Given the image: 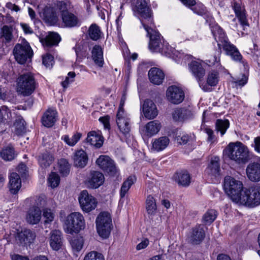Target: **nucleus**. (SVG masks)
<instances>
[{"instance_id": "obj_1", "label": "nucleus", "mask_w": 260, "mask_h": 260, "mask_svg": "<svg viewBox=\"0 0 260 260\" xmlns=\"http://www.w3.org/2000/svg\"><path fill=\"white\" fill-rule=\"evenodd\" d=\"M143 26L147 31L149 38V48L151 52H160L164 55L172 58L177 63H186V60L190 59L192 56L185 54L183 52L176 50L165 41L160 34L156 30L152 29L149 24L144 23Z\"/></svg>"}, {"instance_id": "obj_2", "label": "nucleus", "mask_w": 260, "mask_h": 260, "mask_svg": "<svg viewBox=\"0 0 260 260\" xmlns=\"http://www.w3.org/2000/svg\"><path fill=\"white\" fill-rule=\"evenodd\" d=\"M211 31L219 47L218 51L221 52L222 47L225 54L230 56L233 61L242 64L245 69L248 68L247 62L243 59L237 47L229 41L223 29L218 24H214L211 26Z\"/></svg>"}, {"instance_id": "obj_3", "label": "nucleus", "mask_w": 260, "mask_h": 260, "mask_svg": "<svg viewBox=\"0 0 260 260\" xmlns=\"http://www.w3.org/2000/svg\"><path fill=\"white\" fill-rule=\"evenodd\" d=\"M226 154L230 159L238 164H245L250 159L247 147L239 142L230 143L226 149Z\"/></svg>"}, {"instance_id": "obj_4", "label": "nucleus", "mask_w": 260, "mask_h": 260, "mask_svg": "<svg viewBox=\"0 0 260 260\" xmlns=\"http://www.w3.org/2000/svg\"><path fill=\"white\" fill-rule=\"evenodd\" d=\"M132 5L134 15L139 18L142 25L143 22L150 25L153 24L152 11L146 0H132Z\"/></svg>"}, {"instance_id": "obj_5", "label": "nucleus", "mask_w": 260, "mask_h": 260, "mask_svg": "<svg viewBox=\"0 0 260 260\" xmlns=\"http://www.w3.org/2000/svg\"><path fill=\"white\" fill-rule=\"evenodd\" d=\"M237 203L249 207L258 206L260 204V185L245 188Z\"/></svg>"}, {"instance_id": "obj_6", "label": "nucleus", "mask_w": 260, "mask_h": 260, "mask_svg": "<svg viewBox=\"0 0 260 260\" xmlns=\"http://www.w3.org/2000/svg\"><path fill=\"white\" fill-rule=\"evenodd\" d=\"M37 85L34 76L30 73L21 75L17 79V91L24 96L30 95L35 91Z\"/></svg>"}, {"instance_id": "obj_7", "label": "nucleus", "mask_w": 260, "mask_h": 260, "mask_svg": "<svg viewBox=\"0 0 260 260\" xmlns=\"http://www.w3.org/2000/svg\"><path fill=\"white\" fill-rule=\"evenodd\" d=\"M223 188L231 199L237 203L245 188L242 181L231 176H226L224 179Z\"/></svg>"}, {"instance_id": "obj_8", "label": "nucleus", "mask_w": 260, "mask_h": 260, "mask_svg": "<svg viewBox=\"0 0 260 260\" xmlns=\"http://www.w3.org/2000/svg\"><path fill=\"white\" fill-rule=\"evenodd\" d=\"M85 228V221L83 215L79 212H73L66 217L64 230L67 233H78Z\"/></svg>"}, {"instance_id": "obj_9", "label": "nucleus", "mask_w": 260, "mask_h": 260, "mask_svg": "<svg viewBox=\"0 0 260 260\" xmlns=\"http://www.w3.org/2000/svg\"><path fill=\"white\" fill-rule=\"evenodd\" d=\"M126 100V93H123L116 114V123L120 132L123 135L128 134L131 129L130 118L124 111L123 107Z\"/></svg>"}, {"instance_id": "obj_10", "label": "nucleus", "mask_w": 260, "mask_h": 260, "mask_svg": "<svg viewBox=\"0 0 260 260\" xmlns=\"http://www.w3.org/2000/svg\"><path fill=\"white\" fill-rule=\"evenodd\" d=\"M185 6L190 9L193 13L202 16L209 23L210 28L211 26L217 24L214 23V18L207 8L201 2H197L196 0H180Z\"/></svg>"}, {"instance_id": "obj_11", "label": "nucleus", "mask_w": 260, "mask_h": 260, "mask_svg": "<svg viewBox=\"0 0 260 260\" xmlns=\"http://www.w3.org/2000/svg\"><path fill=\"white\" fill-rule=\"evenodd\" d=\"M95 223L99 236L103 239L107 238L112 228L111 215L106 212H101L96 217Z\"/></svg>"}, {"instance_id": "obj_12", "label": "nucleus", "mask_w": 260, "mask_h": 260, "mask_svg": "<svg viewBox=\"0 0 260 260\" xmlns=\"http://www.w3.org/2000/svg\"><path fill=\"white\" fill-rule=\"evenodd\" d=\"M16 241L22 246L30 245L36 238V234L31 230L20 226L14 231Z\"/></svg>"}, {"instance_id": "obj_13", "label": "nucleus", "mask_w": 260, "mask_h": 260, "mask_svg": "<svg viewBox=\"0 0 260 260\" xmlns=\"http://www.w3.org/2000/svg\"><path fill=\"white\" fill-rule=\"evenodd\" d=\"M13 54L19 63L24 64L28 58L31 57L32 51L28 44L24 45L17 44L14 48Z\"/></svg>"}, {"instance_id": "obj_14", "label": "nucleus", "mask_w": 260, "mask_h": 260, "mask_svg": "<svg viewBox=\"0 0 260 260\" xmlns=\"http://www.w3.org/2000/svg\"><path fill=\"white\" fill-rule=\"evenodd\" d=\"M205 238V230L202 224H197L191 228L187 235V240L192 245L201 244Z\"/></svg>"}, {"instance_id": "obj_15", "label": "nucleus", "mask_w": 260, "mask_h": 260, "mask_svg": "<svg viewBox=\"0 0 260 260\" xmlns=\"http://www.w3.org/2000/svg\"><path fill=\"white\" fill-rule=\"evenodd\" d=\"M96 164L104 172L110 175H115L118 172L114 161L108 155H100L96 159Z\"/></svg>"}, {"instance_id": "obj_16", "label": "nucleus", "mask_w": 260, "mask_h": 260, "mask_svg": "<svg viewBox=\"0 0 260 260\" xmlns=\"http://www.w3.org/2000/svg\"><path fill=\"white\" fill-rule=\"evenodd\" d=\"M78 199L82 209L85 212H89L96 207V199L89 194L86 190H83L80 192Z\"/></svg>"}, {"instance_id": "obj_17", "label": "nucleus", "mask_w": 260, "mask_h": 260, "mask_svg": "<svg viewBox=\"0 0 260 260\" xmlns=\"http://www.w3.org/2000/svg\"><path fill=\"white\" fill-rule=\"evenodd\" d=\"M166 96L168 100L171 103L179 104L184 99V92L181 88L172 85L168 88Z\"/></svg>"}, {"instance_id": "obj_18", "label": "nucleus", "mask_w": 260, "mask_h": 260, "mask_svg": "<svg viewBox=\"0 0 260 260\" xmlns=\"http://www.w3.org/2000/svg\"><path fill=\"white\" fill-rule=\"evenodd\" d=\"M232 7L234 11L235 15L240 23V26L243 30H245L249 24L246 16V11L241 2L235 1L232 3Z\"/></svg>"}, {"instance_id": "obj_19", "label": "nucleus", "mask_w": 260, "mask_h": 260, "mask_svg": "<svg viewBox=\"0 0 260 260\" xmlns=\"http://www.w3.org/2000/svg\"><path fill=\"white\" fill-rule=\"evenodd\" d=\"M44 21L50 25H56L58 21V16L55 8L46 6L40 13Z\"/></svg>"}, {"instance_id": "obj_20", "label": "nucleus", "mask_w": 260, "mask_h": 260, "mask_svg": "<svg viewBox=\"0 0 260 260\" xmlns=\"http://www.w3.org/2000/svg\"><path fill=\"white\" fill-rule=\"evenodd\" d=\"M219 80V73L218 72L212 70L210 72L207 77V83L201 79L199 82L200 87L205 91H208L210 90L209 86H216Z\"/></svg>"}, {"instance_id": "obj_21", "label": "nucleus", "mask_w": 260, "mask_h": 260, "mask_svg": "<svg viewBox=\"0 0 260 260\" xmlns=\"http://www.w3.org/2000/svg\"><path fill=\"white\" fill-rule=\"evenodd\" d=\"M42 218V211L40 208L36 205H34L28 209L26 213L25 220L30 224L38 223Z\"/></svg>"}, {"instance_id": "obj_22", "label": "nucleus", "mask_w": 260, "mask_h": 260, "mask_svg": "<svg viewBox=\"0 0 260 260\" xmlns=\"http://www.w3.org/2000/svg\"><path fill=\"white\" fill-rule=\"evenodd\" d=\"M57 118V112L54 108H49L43 114L41 118L42 124L47 127H52Z\"/></svg>"}, {"instance_id": "obj_23", "label": "nucleus", "mask_w": 260, "mask_h": 260, "mask_svg": "<svg viewBox=\"0 0 260 260\" xmlns=\"http://www.w3.org/2000/svg\"><path fill=\"white\" fill-rule=\"evenodd\" d=\"M175 121H183L191 118L193 113L190 108H180L175 109L172 114Z\"/></svg>"}, {"instance_id": "obj_24", "label": "nucleus", "mask_w": 260, "mask_h": 260, "mask_svg": "<svg viewBox=\"0 0 260 260\" xmlns=\"http://www.w3.org/2000/svg\"><path fill=\"white\" fill-rule=\"evenodd\" d=\"M144 116L148 119H154L158 114L156 105L149 99L146 100L142 107Z\"/></svg>"}, {"instance_id": "obj_25", "label": "nucleus", "mask_w": 260, "mask_h": 260, "mask_svg": "<svg viewBox=\"0 0 260 260\" xmlns=\"http://www.w3.org/2000/svg\"><path fill=\"white\" fill-rule=\"evenodd\" d=\"M246 174L248 179L253 182L260 181V164L253 162L249 164L246 168Z\"/></svg>"}, {"instance_id": "obj_26", "label": "nucleus", "mask_w": 260, "mask_h": 260, "mask_svg": "<svg viewBox=\"0 0 260 260\" xmlns=\"http://www.w3.org/2000/svg\"><path fill=\"white\" fill-rule=\"evenodd\" d=\"M170 139L167 136H161L152 140L151 150L152 151L159 152L164 150L169 145Z\"/></svg>"}, {"instance_id": "obj_27", "label": "nucleus", "mask_w": 260, "mask_h": 260, "mask_svg": "<svg viewBox=\"0 0 260 260\" xmlns=\"http://www.w3.org/2000/svg\"><path fill=\"white\" fill-rule=\"evenodd\" d=\"M87 142L97 148L101 147L104 143V138L100 131L90 132L86 138Z\"/></svg>"}, {"instance_id": "obj_28", "label": "nucleus", "mask_w": 260, "mask_h": 260, "mask_svg": "<svg viewBox=\"0 0 260 260\" xmlns=\"http://www.w3.org/2000/svg\"><path fill=\"white\" fill-rule=\"evenodd\" d=\"M189 68L199 83L205 75V70L203 67L202 63L198 61H192L189 64Z\"/></svg>"}, {"instance_id": "obj_29", "label": "nucleus", "mask_w": 260, "mask_h": 260, "mask_svg": "<svg viewBox=\"0 0 260 260\" xmlns=\"http://www.w3.org/2000/svg\"><path fill=\"white\" fill-rule=\"evenodd\" d=\"M61 19L64 26L66 27H79L81 25V22L78 17L71 12L63 14Z\"/></svg>"}, {"instance_id": "obj_30", "label": "nucleus", "mask_w": 260, "mask_h": 260, "mask_svg": "<svg viewBox=\"0 0 260 260\" xmlns=\"http://www.w3.org/2000/svg\"><path fill=\"white\" fill-rule=\"evenodd\" d=\"M150 81L154 84L160 85L165 78L164 72L157 68H152L148 72Z\"/></svg>"}, {"instance_id": "obj_31", "label": "nucleus", "mask_w": 260, "mask_h": 260, "mask_svg": "<svg viewBox=\"0 0 260 260\" xmlns=\"http://www.w3.org/2000/svg\"><path fill=\"white\" fill-rule=\"evenodd\" d=\"M21 187V180L19 175L15 172L9 176V189L11 193L17 194Z\"/></svg>"}, {"instance_id": "obj_32", "label": "nucleus", "mask_w": 260, "mask_h": 260, "mask_svg": "<svg viewBox=\"0 0 260 260\" xmlns=\"http://www.w3.org/2000/svg\"><path fill=\"white\" fill-rule=\"evenodd\" d=\"M62 238L60 231L53 230L51 232L50 239V245L54 250L57 251L62 246Z\"/></svg>"}, {"instance_id": "obj_33", "label": "nucleus", "mask_w": 260, "mask_h": 260, "mask_svg": "<svg viewBox=\"0 0 260 260\" xmlns=\"http://www.w3.org/2000/svg\"><path fill=\"white\" fill-rule=\"evenodd\" d=\"M219 160L220 159L219 157H213L210 160L208 167L206 170V173L215 177L219 176L220 171Z\"/></svg>"}, {"instance_id": "obj_34", "label": "nucleus", "mask_w": 260, "mask_h": 260, "mask_svg": "<svg viewBox=\"0 0 260 260\" xmlns=\"http://www.w3.org/2000/svg\"><path fill=\"white\" fill-rule=\"evenodd\" d=\"M73 159L76 167L83 168L87 165L88 158L86 152L81 149L75 153Z\"/></svg>"}, {"instance_id": "obj_35", "label": "nucleus", "mask_w": 260, "mask_h": 260, "mask_svg": "<svg viewBox=\"0 0 260 260\" xmlns=\"http://www.w3.org/2000/svg\"><path fill=\"white\" fill-rule=\"evenodd\" d=\"M175 181L182 186H188L190 183V176L186 171L176 172L174 175Z\"/></svg>"}, {"instance_id": "obj_36", "label": "nucleus", "mask_w": 260, "mask_h": 260, "mask_svg": "<svg viewBox=\"0 0 260 260\" xmlns=\"http://www.w3.org/2000/svg\"><path fill=\"white\" fill-rule=\"evenodd\" d=\"M90 176L88 184L91 188H96L102 185L104 182V176L100 172L93 171L91 173Z\"/></svg>"}, {"instance_id": "obj_37", "label": "nucleus", "mask_w": 260, "mask_h": 260, "mask_svg": "<svg viewBox=\"0 0 260 260\" xmlns=\"http://www.w3.org/2000/svg\"><path fill=\"white\" fill-rule=\"evenodd\" d=\"M161 127L160 122L158 120H153L147 123L145 126V134L148 137H152L157 134Z\"/></svg>"}, {"instance_id": "obj_38", "label": "nucleus", "mask_w": 260, "mask_h": 260, "mask_svg": "<svg viewBox=\"0 0 260 260\" xmlns=\"http://www.w3.org/2000/svg\"><path fill=\"white\" fill-rule=\"evenodd\" d=\"M61 40L58 34L54 32H50L45 38L42 40V43L44 46L51 47L56 46Z\"/></svg>"}, {"instance_id": "obj_39", "label": "nucleus", "mask_w": 260, "mask_h": 260, "mask_svg": "<svg viewBox=\"0 0 260 260\" xmlns=\"http://www.w3.org/2000/svg\"><path fill=\"white\" fill-rule=\"evenodd\" d=\"M220 51H217L215 55L211 56L207 60L209 66H215L218 70V71L224 74H228V71L220 64Z\"/></svg>"}, {"instance_id": "obj_40", "label": "nucleus", "mask_w": 260, "mask_h": 260, "mask_svg": "<svg viewBox=\"0 0 260 260\" xmlns=\"http://www.w3.org/2000/svg\"><path fill=\"white\" fill-rule=\"evenodd\" d=\"M220 51H217L215 55L211 56L207 60L209 66H215L218 70V71L224 74H228V71L220 64Z\"/></svg>"}, {"instance_id": "obj_41", "label": "nucleus", "mask_w": 260, "mask_h": 260, "mask_svg": "<svg viewBox=\"0 0 260 260\" xmlns=\"http://www.w3.org/2000/svg\"><path fill=\"white\" fill-rule=\"evenodd\" d=\"M92 58L95 63L102 67L104 64L103 51L102 47L99 45H95L92 50Z\"/></svg>"}, {"instance_id": "obj_42", "label": "nucleus", "mask_w": 260, "mask_h": 260, "mask_svg": "<svg viewBox=\"0 0 260 260\" xmlns=\"http://www.w3.org/2000/svg\"><path fill=\"white\" fill-rule=\"evenodd\" d=\"M38 162L42 168L50 166L53 161V156L49 152L41 153L38 158Z\"/></svg>"}, {"instance_id": "obj_43", "label": "nucleus", "mask_w": 260, "mask_h": 260, "mask_svg": "<svg viewBox=\"0 0 260 260\" xmlns=\"http://www.w3.org/2000/svg\"><path fill=\"white\" fill-rule=\"evenodd\" d=\"M146 209L147 213L150 216L154 215L157 211L156 200L153 196L149 195L146 200Z\"/></svg>"}, {"instance_id": "obj_44", "label": "nucleus", "mask_w": 260, "mask_h": 260, "mask_svg": "<svg viewBox=\"0 0 260 260\" xmlns=\"http://www.w3.org/2000/svg\"><path fill=\"white\" fill-rule=\"evenodd\" d=\"M136 181V178L135 176H130L123 182L120 189V196L121 198L125 197L132 185Z\"/></svg>"}, {"instance_id": "obj_45", "label": "nucleus", "mask_w": 260, "mask_h": 260, "mask_svg": "<svg viewBox=\"0 0 260 260\" xmlns=\"http://www.w3.org/2000/svg\"><path fill=\"white\" fill-rule=\"evenodd\" d=\"M81 137L82 134L80 133L76 132L71 138L68 135H64L61 136V139L68 146L73 147L78 142Z\"/></svg>"}, {"instance_id": "obj_46", "label": "nucleus", "mask_w": 260, "mask_h": 260, "mask_svg": "<svg viewBox=\"0 0 260 260\" xmlns=\"http://www.w3.org/2000/svg\"><path fill=\"white\" fill-rule=\"evenodd\" d=\"M87 33L90 39L93 41H97L100 39L102 31L100 27L93 23L89 26Z\"/></svg>"}, {"instance_id": "obj_47", "label": "nucleus", "mask_w": 260, "mask_h": 260, "mask_svg": "<svg viewBox=\"0 0 260 260\" xmlns=\"http://www.w3.org/2000/svg\"><path fill=\"white\" fill-rule=\"evenodd\" d=\"M15 133L18 136L23 135L26 132L25 122L22 116L17 117L14 123Z\"/></svg>"}, {"instance_id": "obj_48", "label": "nucleus", "mask_w": 260, "mask_h": 260, "mask_svg": "<svg viewBox=\"0 0 260 260\" xmlns=\"http://www.w3.org/2000/svg\"><path fill=\"white\" fill-rule=\"evenodd\" d=\"M1 157L6 161H11L16 156L14 148L8 146L2 149L0 152Z\"/></svg>"}, {"instance_id": "obj_49", "label": "nucleus", "mask_w": 260, "mask_h": 260, "mask_svg": "<svg viewBox=\"0 0 260 260\" xmlns=\"http://www.w3.org/2000/svg\"><path fill=\"white\" fill-rule=\"evenodd\" d=\"M58 171L62 176L68 175L70 172V165L68 161L64 158H61L58 161Z\"/></svg>"}, {"instance_id": "obj_50", "label": "nucleus", "mask_w": 260, "mask_h": 260, "mask_svg": "<svg viewBox=\"0 0 260 260\" xmlns=\"http://www.w3.org/2000/svg\"><path fill=\"white\" fill-rule=\"evenodd\" d=\"M230 122L228 119H217L215 123L216 130L220 133L221 136L226 133L229 127Z\"/></svg>"}, {"instance_id": "obj_51", "label": "nucleus", "mask_w": 260, "mask_h": 260, "mask_svg": "<svg viewBox=\"0 0 260 260\" xmlns=\"http://www.w3.org/2000/svg\"><path fill=\"white\" fill-rule=\"evenodd\" d=\"M76 55V62L80 63L85 56V52L83 50V46L81 43H77L73 48Z\"/></svg>"}, {"instance_id": "obj_52", "label": "nucleus", "mask_w": 260, "mask_h": 260, "mask_svg": "<svg viewBox=\"0 0 260 260\" xmlns=\"http://www.w3.org/2000/svg\"><path fill=\"white\" fill-rule=\"evenodd\" d=\"M60 177L55 172H51L48 178V184L52 188H54L58 186L60 183Z\"/></svg>"}, {"instance_id": "obj_53", "label": "nucleus", "mask_w": 260, "mask_h": 260, "mask_svg": "<svg viewBox=\"0 0 260 260\" xmlns=\"http://www.w3.org/2000/svg\"><path fill=\"white\" fill-rule=\"evenodd\" d=\"M217 217V212L213 209L209 210L204 215L203 220L206 224H211Z\"/></svg>"}, {"instance_id": "obj_54", "label": "nucleus", "mask_w": 260, "mask_h": 260, "mask_svg": "<svg viewBox=\"0 0 260 260\" xmlns=\"http://www.w3.org/2000/svg\"><path fill=\"white\" fill-rule=\"evenodd\" d=\"M70 8V3L69 2L59 1L57 3L55 9L60 12L62 17L63 14L69 13L68 10Z\"/></svg>"}, {"instance_id": "obj_55", "label": "nucleus", "mask_w": 260, "mask_h": 260, "mask_svg": "<svg viewBox=\"0 0 260 260\" xmlns=\"http://www.w3.org/2000/svg\"><path fill=\"white\" fill-rule=\"evenodd\" d=\"M70 243L73 250L79 252L83 247V239L82 237H77L72 239Z\"/></svg>"}, {"instance_id": "obj_56", "label": "nucleus", "mask_w": 260, "mask_h": 260, "mask_svg": "<svg viewBox=\"0 0 260 260\" xmlns=\"http://www.w3.org/2000/svg\"><path fill=\"white\" fill-rule=\"evenodd\" d=\"M83 260H105V258L102 254L93 251L86 254Z\"/></svg>"}, {"instance_id": "obj_57", "label": "nucleus", "mask_w": 260, "mask_h": 260, "mask_svg": "<svg viewBox=\"0 0 260 260\" xmlns=\"http://www.w3.org/2000/svg\"><path fill=\"white\" fill-rule=\"evenodd\" d=\"M76 74L74 72H69L65 80L61 84L64 88H67L69 85L75 81Z\"/></svg>"}, {"instance_id": "obj_58", "label": "nucleus", "mask_w": 260, "mask_h": 260, "mask_svg": "<svg viewBox=\"0 0 260 260\" xmlns=\"http://www.w3.org/2000/svg\"><path fill=\"white\" fill-rule=\"evenodd\" d=\"M42 62L46 68L52 67L54 63V57L51 54H46L43 56Z\"/></svg>"}, {"instance_id": "obj_59", "label": "nucleus", "mask_w": 260, "mask_h": 260, "mask_svg": "<svg viewBox=\"0 0 260 260\" xmlns=\"http://www.w3.org/2000/svg\"><path fill=\"white\" fill-rule=\"evenodd\" d=\"M2 36L7 41H10L12 40L13 36L12 30L10 27L7 25H4L2 29Z\"/></svg>"}, {"instance_id": "obj_60", "label": "nucleus", "mask_w": 260, "mask_h": 260, "mask_svg": "<svg viewBox=\"0 0 260 260\" xmlns=\"http://www.w3.org/2000/svg\"><path fill=\"white\" fill-rule=\"evenodd\" d=\"M43 216L45 218V222L49 223L52 221L54 217V213L51 209H45L43 210Z\"/></svg>"}, {"instance_id": "obj_61", "label": "nucleus", "mask_w": 260, "mask_h": 260, "mask_svg": "<svg viewBox=\"0 0 260 260\" xmlns=\"http://www.w3.org/2000/svg\"><path fill=\"white\" fill-rule=\"evenodd\" d=\"M248 77L246 74H242V77L240 79H237L234 82L236 87H243L248 81Z\"/></svg>"}, {"instance_id": "obj_62", "label": "nucleus", "mask_w": 260, "mask_h": 260, "mask_svg": "<svg viewBox=\"0 0 260 260\" xmlns=\"http://www.w3.org/2000/svg\"><path fill=\"white\" fill-rule=\"evenodd\" d=\"M149 244V240L147 238H144L141 242L137 245L136 249L137 250H140L141 249H145Z\"/></svg>"}, {"instance_id": "obj_63", "label": "nucleus", "mask_w": 260, "mask_h": 260, "mask_svg": "<svg viewBox=\"0 0 260 260\" xmlns=\"http://www.w3.org/2000/svg\"><path fill=\"white\" fill-rule=\"evenodd\" d=\"M109 119L108 116L101 117L99 118V121L103 124L105 129H109L110 128Z\"/></svg>"}, {"instance_id": "obj_64", "label": "nucleus", "mask_w": 260, "mask_h": 260, "mask_svg": "<svg viewBox=\"0 0 260 260\" xmlns=\"http://www.w3.org/2000/svg\"><path fill=\"white\" fill-rule=\"evenodd\" d=\"M176 140L180 144L184 145L189 141V137L188 135H184L181 137H177Z\"/></svg>"}]
</instances>
